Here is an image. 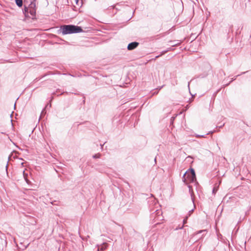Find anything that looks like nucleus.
<instances>
[{
    "label": "nucleus",
    "mask_w": 251,
    "mask_h": 251,
    "mask_svg": "<svg viewBox=\"0 0 251 251\" xmlns=\"http://www.w3.org/2000/svg\"><path fill=\"white\" fill-rule=\"evenodd\" d=\"M60 29L63 35L79 33L83 31L81 27L71 25H62L60 27Z\"/></svg>",
    "instance_id": "nucleus-1"
},
{
    "label": "nucleus",
    "mask_w": 251,
    "mask_h": 251,
    "mask_svg": "<svg viewBox=\"0 0 251 251\" xmlns=\"http://www.w3.org/2000/svg\"><path fill=\"white\" fill-rule=\"evenodd\" d=\"M195 180H196V177L193 169H190L189 171H187L184 175L183 181L185 183L188 184Z\"/></svg>",
    "instance_id": "nucleus-2"
},
{
    "label": "nucleus",
    "mask_w": 251,
    "mask_h": 251,
    "mask_svg": "<svg viewBox=\"0 0 251 251\" xmlns=\"http://www.w3.org/2000/svg\"><path fill=\"white\" fill-rule=\"evenodd\" d=\"M34 1L35 0H34L33 1L31 2L29 7H25V12H29L33 17H34L36 14V4Z\"/></svg>",
    "instance_id": "nucleus-3"
},
{
    "label": "nucleus",
    "mask_w": 251,
    "mask_h": 251,
    "mask_svg": "<svg viewBox=\"0 0 251 251\" xmlns=\"http://www.w3.org/2000/svg\"><path fill=\"white\" fill-rule=\"evenodd\" d=\"M139 45V43L138 42H132L128 44L127 46V49L128 50H132L136 48L138 45Z\"/></svg>",
    "instance_id": "nucleus-4"
},
{
    "label": "nucleus",
    "mask_w": 251,
    "mask_h": 251,
    "mask_svg": "<svg viewBox=\"0 0 251 251\" xmlns=\"http://www.w3.org/2000/svg\"><path fill=\"white\" fill-rule=\"evenodd\" d=\"M16 3L17 5L21 7L23 5V0H15Z\"/></svg>",
    "instance_id": "nucleus-5"
},
{
    "label": "nucleus",
    "mask_w": 251,
    "mask_h": 251,
    "mask_svg": "<svg viewBox=\"0 0 251 251\" xmlns=\"http://www.w3.org/2000/svg\"><path fill=\"white\" fill-rule=\"evenodd\" d=\"M93 157L95 158H100V154H99V153L97 154H95V155L93 156Z\"/></svg>",
    "instance_id": "nucleus-6"
},
{
    "label": "nucleus",
    "mask_w": 251,
    "mask_h": 251,
    "mask_svg": "<svg viewBox=\"0 0 251 251\" xmlns=\"http://www.w3.org/2000/svg\"><path fill=\"white\" fill-rule=\"evenodd\" d=\"M75 0V2H76V4L79 6V4L78 3V0Z\"/></svg>",
    "instance_id": "nucleus-7"
},
{
    "label": "nucleus",
    "mask_w": 251,
    "mask_h": 251,
    "mask_svg": "<svg viewBox=\"0 0 251 251\" xmlns=\"http://www.w3.org/2000/svg\"><path fill=\"white\" fill-rule=\"evenodd\" d=\"M187 222V218L186 219H184L183 221V224H185Z\"/></svg>",
    "instance_id": "nucleus-8"
}]
</instances>
